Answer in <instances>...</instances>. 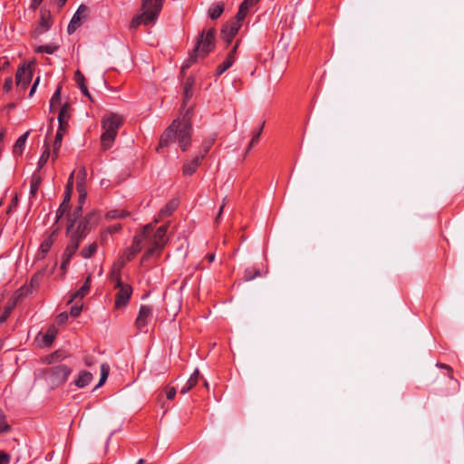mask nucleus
Wrapping results in <instances>:
<instances>
[{"label":"nucleus","mask_w":464,"mask_h":464,"mask_svg":"<svg viewBox=\"0 0 464 464\" xmlns=\"http://www.w3.org/2000/svg\"><path fill=\"white\" fill-rule=\"evenodd\" d=\"M243 20H238L237 16L235 19L227 22L221 30L222 38L227 43H231L233 38L238 33V30L241 27V23Z\"/></svg>","instance_id":"obj_13"},{"label":"nucleus","mask_w":464,"mask_h":464,"mask_svg":"<svg viewBox=\"0 0 464 464\" xmlns=\"http://www.w3.org/2000/svg\"><path fill=\"white\" fill-rule=\"evenodd\" d=\"M42 2H43V0H32L31 8L34 10L37 9Z\"/></svg>","instance_id":"obj_56"},{"label":"nucleus","mask_w":464,"mask_h":464,"mask_svg":"<svg viewBox=\"0 0 464 464\" xmlns=\"http://www.w3.org/2000/svg\"><path fill=\"white\" fill-rule=\"evenodd\" d=\"M109 233L104 229H102L101 231V237H100V239H101V243L102 244H106L108 242V239H109Z\"/></svg>","instance_id":"obj_49"},{"label":"nucleus","mask_w":464,"mask_h":464,"mask_svg":"<svg viewBox=\"0 0 464 464\" xmlns=\"http://www.w3.org/2000/svg\"><path fill=\"white\" fill-rule=\"evenodd\" d=\"M225 200H226V198L224 199L223 204L220 206L218 213V215H217V217L215 218V223L216 224H218L220 222V220H221V215H222L223 209H224L225 205H226Z\"/></svg>","instance_id":"obj_52"},{"label":"nucleus","mask_w":464,"mask_h":464,"mask_svg":"<svg viewBox=\"0 0 464 464\" xmlns=\"http://www.w3.org/2000/svg\"><path fill=\"white\" fill-rule=\"evenodd\" d=\"M97 248H98V245L97 243H92L90 244L89 246L83 247L82 250H81V256L83 257V258H90L93 256V254L97 251Z\"/></svg>","instance_id":"obj_37"},{"label":"nucleus","mask_w":464,"mask_h":464,"mask_svg":"<svg viewBox=\"0 0 464 464\" xmlns=\"http://www.w3.org/2000/svg\"><path fill=\"white\" fill-rule=\"evenodd\" d=\"M10 430V426L6 421L4 411L0 409V433H6Z\"/></svg>","instance_id":"obj_42"},{"label":"nucleus","mask_w":464,"mask_h":464,"mask_svg":"<svg viewBox=\"0 0 464 464\" xmlns=\"http://www.w3.org/2000/svg\"><path fill=\"white\" fill-rule=\"evenodd\" d=\"M44 150L43 151L39 160H38V164H37V169L38 170V173H40V169L46 164L49 157H50V149H49V145L44 143Z\"/></svg>","instance_id":"obj_38"},{"label":"nucleus","mask_w":464,"mask_h":464,"mask_svg":"<svg viewBox=\"0 0 464 464\" xmlns=\"http://www.w3.org/2000/svg\"><path fill=\"white\" fill-rule=\"evenodd\" d=\"M147 16L148 15H146V14L142 12L140 15L133 17L130 22V28L135 29L140 24H150L156 22L155 20H148Z\"/></svg>","instance_id":"obj_29"},{"label":"nucleus","mask_w":464,"mask_h":464,"mask_svg":"<svg viewBox=\"0 0 464 464\" xmlns=\"http://www.w3.org/2000/svg\"><path fill=\"white\" fill-rule=\"evenodd\" d=\"M40 82V77L37 76L31 87L36 88Z\"/></svg>","instance_id":"obj_58"},{"label":"nucleus","mask_w":464,"mask_h":464,"mask_svg":"<svg viewBox=\"0 0 464 464\" xmlns=\"http://www.w3.org/2000/svg\"><path fill=\"white\" fill-rule=\"evenodd\" d=\"M67 0H59L58 5L60 7L63 6Z\"/></svg>","instance_id":"obj_62"},{"label":"nucleus","mask_w":464,"mask_h":464,"mask_svg":"<svg viewBox=\"0 0 464 464\" xmlns=\"http://www.w3.org/2000/svg\"><path fill=\"white\" fill-rule=\"evenodd\" d=\"M60 110H64V111H70L71 103L68 100H65L62 102V105L59 106Z\"/></svg>","instance_id":"obj_53"},{"label":"nucleus","mask_w":464,"mask_h":464,"mask_svg":"<svg viewBox=\"0 0 464 464\" xmlns=\"http://www.w3.org/2000/svg\"><path fill=\"white\" fill-rule=\"evenodd\" d=\"M72 369L65 364H57L47 368L44 376L49 384L53 387H58L66 382L71 374Z\"/></svg>","instance_id":"obj_5"},{"label":"nucleus","mask_w":464,"mask_h":464,"mask_svg":"<svg viewBox=\"0 0 464 464\" xmlns=\"http://www.w3.org/2000/svg\"><path fill=\"white\" fill-rule=\"evenodd\" d=\"M81 91L84 96H86L87 98H89L92 101V98H91V95L89 92V89H81Z\"/></svg>","instance_id":"obj_57"},{"label":"nucleus","mask_w":464,"mask_h":464,"mask_svg":"<svg viewBox=\"0 0 464 464\" xmlns=\"http://www.w3.org/2000/svg\"><path fill=\"white\" fill-rule=\"evenodd\" d=\"M63 97L61 93V89H56L55 92L53 94L50 100V111L53 112L56 108L62 105Z\"/></svg>","instance_id":"obj_32"},{"label":"nucleus","mask_w":464,"mask_h":464,"mask_svg":"<svg viewBox=\"0 0 464 464\" xmlns=\"http://www.w3.org/2000/svg\"><path fill=\"white\" fill-rule=\"evenodd\" d=\"M70 199H71V195L69 192H67L64 196L63 202L60 204V206L56 211V220H59L60 218H62L65 215V213H67V211L69 210Z\"/></svg>","instance_id":"obj_26"},{"label":"nucleus","mask_w":464,"mask_h":464,"mask_svg":"<svg viewBox=\"0 0 464 464\" xmlns=\"http://www.w3.org/2000/svg\"><path fill=\"white\" fill-rule=\"evenodd\" d=\"M58 151L59 150H53V160H55L58 157Z\"/></svg>","instance_id":"obj_60"},{"label":"nucleus","mask_w":464,"mask_h":464,"mask_svg":"<svg viewBox=\"0 0 464 464\" xmlns=\"http://www.w3.org/2000/svg\"><path fill=\"white\" fill-rule=\"evenodd\" d=\"M86 169L85 168H82L79 170V173H78V181H77V189L80 193V199H84L85 198V196H86V193L84 191V182H85V179H86Z\"/></svg>","instance_id":"obj_27"},{"label":"nucleus","mask_w":464,"mask_h":464,"mask_svg":"<svg viewBox=\"0 0 464 464\" xmlns=\"http://www.w3.org/2000/svg\"><path fill=\"white\" fill-rule=\"evenodd\" d=\"M60 318H61V321H63V320L67 319V314H60Z\"/></svg>","instance_id":"obj_64"},{"label":"nucleus","mask_w":464,"mask_h":464,"mask_svg":"<svg viewBox=\"0 0 464 464\" xmlns=\"http://www.w3.org/2000/svg\"><path fill=\"white\" fill-rule=\"evenodd\" d=\"M179 202L175 199L168 202L160 211V218L170 216L178 208Z\"/></svg>","instance_id":"obj_30"},{"label":"nucleus","mask_w":464,"mask_h":464,"mask_svg":"<svg viewBox=\"0 0 464 464\" xmlns=\"http://www.w3.org/2000/svg\"><path fill=\"white\" fill-rule=\"evenodd\" d=\"M58 230H53L46 238L44 239L40 246V250L44 255H46L53 245L54 239L57 236Z\"/></svg>","instance_id":"obj_23"},{"label":"nucleus","mask_w":464,"mask_h":464,"mask_svg":"<svg viewBox=\"0 0 464 464\" xmlns=\"http://www.w3.org/2000/svg\"><path fill=\"white\" fill-rule=\"evenodd\" d=\"M123 122V117L114 112H110L102 118L101 126L102 133L101 135V147L102 150H108L112 147L118 135V130Z\"/></svg>","instance_id":"obj_2"},{"label":"nucleus","mask_w":464,"mask_h":464,"mask_svg":"<svg viewBox=\"0 0 464 464\" xmlns=\"http://www.w3.org/2000/svg\"><path fill=\"white\" fill-rule=\"evenodd\" d=\"M224 12V4L218 3L211 5L208 9V14L211 19H218Z\"/></svg>","instance_id":"obj_35"},{"label":"nucleus","mask_w":464,"mask_h":464,"mask_svg":"<svg viewBox=\"0 0 464 464\" xmlns=\"http://www.w3.org/2000/svg\"><path fill=\"white\" fill-rule=\"evenodd\" d=\"M199 380V371L196 369L194 372L191 374L189 379L187 381L186 384L181 388L180 393L186 394L188 391H190L194 386L197 385Z\"/></svg>","instance_id":"obj_24"},{"label":"nucleus","mask_w":464,"mask_h":464,"mask_svg":"<svg viewBox=\"0 0 464 464\" xmlns=\"http://www.w3.org/2000/svg\"><path fill=\"white\" fill-rule=\"evenodd\" d=\"M71 118V112L70 111H64V110H59L58 113V123L61 130H67L68 129V121Z\"/></svg>","instance_id":"obj_33"},{"label":"nucleus","mask_w":464,"mask_h":464,"mask_svg":"<svg viewBox=\"0 0 464 464\" xmlns=\"http://www.w3.org/2000/svg\"><path fill=\"white\" fill-rule=\"evenodd\" d=\"M28 136H29V131H26L16 140V141L13 147V152L14 155H22V153L24 150Z\"/></svg>","instance_id":"obj_25"},{"label":"nucleus","mask_w":464,"mask_h":464,"mask_svg":"<svg viewBox=\"0 0 464 464\" xmlns=\"http://www.w3.org/2000/svg\"><path fill=\"white\" fill-rule=\"evenodd\" d=\"M9 66V62L5 58L0 60V70H4L5 68Z\"/></svg>","instance_id":"obj_55"},{"label":"nucleus","mask_w":464,"mask_h":464,"mask_svg":"<svg viewBox=\"0 0 464 464\" xmlns=\"http://www.w3.org/2000/svg\"><path fill=\"white\" fill-rule=\"evenodd\" d=\"M176 389L174 387H167L166 388V397L168 400H172L175 398Z\"/></svg>","instance_id":"obj_48"},{"label":"nucleus","mask_w":464,"mask_h":464,"mask_svg":"<svg viewBox=\"0 0 464 464\" xmlns=\"http://www.w3.org/2000/svg\"><path fill=\"white\" fill-rule=\"evenodd\" d=\"M82 305L80 304H74L71 307V311H70V314L73 317H77L80 315L81 312H82Z\"/></svg>","instance_id":"obj_46"},{"label":"nucleus","mask_w":464,"mask_h":464,"mask_svg":"<svg viewBox=\"0 0 464 464\" xmlns=\"http://www.w3.org/2000/svg\"><path fill=\"white\" fill-rule=\"evenodd\" d=\"M67 235L70 237V241L63 253L62 264L60 266V269L63 271V274L66 273L71 259L78 250L81 242V239H79L77 237H74L71 234Z\"/></svg>","instance_id":"obj_9"},{"label":"nucleus","mask_w":464,"mask_h":464,"mask_svg":"<svg viewBox=\"0 0 464 464\" xmlns=\"http://www.w3.org/2000/svg\"><path fill=\"white\" fill-rule=\"evenodd\" d=\"M83 199H80V203L82 201ZM82 205L80 204L74 210H73V213L72 214L71 218H70V221H69V224L67 226V229H66V233L67 234H70L71 233V230L73 228L77 219L82 216Z\"/></svg>","instance_id":"obj_31"},{"label":"nucleus","mask_w":464,"mask_h":464,"mask_svg":"<svg viewBox=\"0 0 464 464\" xmlns=\"http://www.w3.org/2000/svg\"><path fill=\"white\" fill-rule=\"evenodd\" d=\"M11 310H12L11 306H7L5 308L4 312L2 313V314L0 316V324H3L4 322L6 321V319L9 317V315L11 314Z\"/></svg>","instance_id":"obj_47"},{"label":"nucleus","mask_w":464,"mask_h":464,"mask_svg":"<svg viewBox=\"0 0 464 464\" xmlns=\"http://www.w3.org/2000/svg\"><path fill=\"white\" fill-rule=\"evenodd\" d=\"M163 0H143L141 11L146 14L148 20H157L162 9Z\"/></svg>","instance_id":"obj_12"},{"label":"nucleus","mask_w":464,"mask_h":464,"mask_svg":"<svg viewBox=\"0 0 464 464\" xmlns=\"http://www.w3.org/2000/svg\"><path fill=\"white\" fill-rule=\"evenodd\" d=\"M35 63L34 62L24 63L17 69L16 84L17 86L25 87L30 84L34 73Z\"/></svg>","instance_id":"obj_10"},{"label":"nucleus","mask_w":464,"mask_h":464,"mask_svg":"<svg viewBox=\"0 0 464 464\" xmlns=\"http://www.w3.org/2000/svg\"><path fill=\"white\" fill-rule=\"evenodd\" d=\"M67 357H68V354L64 351L57 350L54 353H53L52 354L46 356L45 357V362L47 363L51 364V363H53L55 362L63 361V359H65Z\"/></svg>","instance_id":"obj_34"},{"label":"nucleus","mask_w":464,"mask_h":464,"mask_svg":"<svg viewBox=\"0 0 464 464\" xmlns=\"http://www.w3.org/2000/svg\"><path fill=\"white\" fill-rule=\"evenodd\" d=\"M5 130H2L0 131V141H2V140H3V139H4V137H5Z\"/></svg>","instance_id":"obj_61"},{"label":"nucleus","mask_w":464,"mask_h":464,"mask_svg":"<svg viewBox=\"0 0 464 464\" xmlns=\"http://www.w3.org/2000/svg\"><path fill=\"white\" fill-rule=\"evenodd\" d=\"M52 15L47 10H41V19L36 28L37 34H43L48 31L52 26Z\"/></svg>","instance_id":"obj_18"},{"label":"nucleus","mask_w":464,"mask_h":464,"mask_svg":"<svg viewBox=\"0 0 464 464\" xmlns=\"http://www.w3.org/2000/svg\"><path fill=\"white\" fill-rule=\"evenodd\" d=\"M10 456L6 453L0 452V464H8Z\"/></svg>","instance_id":"obj_50"},{"label":"nucleus","mask_w":464,"mask_h":464,"mask_svg":"<svg viewBox=\"0 0 464 464\" xmlns=\"http://www.w3.org/2000/svg\"><path fill=\"white\" fill-rule=\"evenodd\" d=\"M12 81L10 79H6L5 86L4 87H10Z\"/></svg>","instance_id":"obj_63"},{"label":"nucleus","mask_w":464,"mask_h":464,"mask_svg":"<svg viewBox=\"0 0 464 464\" xmlns=\"http://www.w3.org/2000/svg\"><path fill=\"white\" fill-rule=\"evenodd\" d=\"M208 151V147H205L203 151L199 154L194 157L191 160H188L184 163L182 168L183 175L190 176L197 170L198 167L200 164V160L205 157V155Z\"/></svg>","instance_id":"obj_16"},{"label":"nucleus","mask_w":464,"mask_h":464,"mask_svg":"<svg viewBox=\"0 0 464 464\" xmlns=\"http://www.w3.org/2000/svg\"><path fill=\"white\" fill-rule=\"evenodd\" d=\"M66 130H61L60 128H58L56 135H55V140H54V142H53L54 150H60L61 144H62V140H63V134H64V132Z\"/></svg>","instance_id":"obj_43"},{"label":"nucleus","mask_w":464,"mask_h":464,"mask_svg":"<svg viewBox=\"0 0 464 464\" xmlns=\"http://www.w3.org/2000/svg\"><path fill=\"white\" fill-rule=\"evenodd\" d=\"M58 48H59V46L57 44H49L40 45V46L36 47L35 52L39 53H45L52 54L54 52H56L58 50Z\"/></svg>","instance_id":"obj_39"},{"label":"nucleus","mask_w":464,"mask_h":464,"mask_svg":"<svg viewBox=\"0 0 464 464\" xmlns=\"http://www.w3.org/2000/svg\"><path fill=\"white\" fill-rule=\"evenodd\" d=\"M99 221V214L96 211H92L81 220L76 229L71 230V235L77 237L79 239L84 238L91 228L95 226Z\"/></svg>","instance_id":"obj_7"},{"label":"nucleus","mask_w":464,"mask_h":464,"mask_svg":"<svg viewBox=\"0 0 464 464\" xmlns=\"http://www.w3.org/2000/svg\"><path fill=\"white\" fill-rule=\"evenodd\" d=\"M111 277L112 280L115 281V288H118V292L115 295V307L121 309L125 307L129 303L132 295V288L130 285L121 282L120 274H113Z\"/></svg>","instance_id":"obj_6"},{"label":"nucleus","mask_w":464,"mask_h":464,"mask_svg":"<svg viewBox=\"0 0 464 464\" xmlns=\"http://www.w3.org/2000/svg\"><path fill=\"white\" fill-rule=\"evenodd\" d=\"M129 216V212L122 209H113L106 213L105 218L107 220L121 219Z\"/></svg>","instance_id":"obj_36"},{"label":"nucleus","mask_w":464,"mask_h":464,"mask_svg":"<svg viewBox=\"0 0 464 464\" xmlns=\"http://www.w3.org/2000/svg\"><path fill=\"white\" fill-rule=\"evenodd\" d=\"M259 0H244L239 5L237 18L244 20L248 12L258 3Z\"/></svg>","instance_id":"obj_19"},{"label":"nucleus","mask_w":464,"mask_h":464,"mask_svg":"<svg viewBox=\"0 0 464 464\" xmlns=\"http://www.w3.org/2000/svg\"><path fill=\"white\" fill-rule=\"evenodd\" d=\"M168 227L166 225H162L159 227L153 237V240L150 247L144 253L141 263L146 262L150 258L154 256H159L166 245V233Z\"/></svg>","instance_id":"obj_4"},{"label":"nucleus","mask_w":464,"mask_h":464,"mask_svg":"<svg viewBox=\"0 0 464 464\" xmlns=\"http://www.w3.org/2000/svg\"><path fill=\"white\" fill-rule=\"evenodd\" d=\"M436 366L440 369L447 370V376L443 377V380L448 383L449 388L446 390H441L440 392L443 395H450V393L455 392L459 386L458 380L453 378V370L450 365L445 363L438 362Z\"/></svg>","instance_id":"obj_14"},{"label":"nucleus","mask_w":464,"mask_h":464,"mask_svg":"<svg viewBox=\"0 0 464 464\" xmlns=\"http://www.w3.org/2000/svg\"><path fill=\"white\" fill-rule=\"evenodd\" d=\"M109 372H110L109 365H107L106 363H102L101 366V378H100L99 383L96 385V388H98L105 383V382L108 379Z\"/></svg>","instance_id":"obj_40"},{"label":"nucleus","mask_w":464,"mask_h":464,"mask_svg":"<svg viewBox=\"0 0 464 464\" xmlns=\"http://www.w3.org/2000/svg\"><path fill=\"white\" fill-rule=\"evenodd\" d=\"M152 225H146L142 231L136 235L133 238L131 246L125 250L124 256L126 261H130L142 249V243L147 236L150 233Z\"/></svg>","instance_id":"obj_8"},{"label":"nucleus","mask_w":464,"mask_h":464,"mask_svg":"<svg viewBox=\"0 0 464 464\" xmlns=\"http://www.w3.org/2000/svg\"><path fill=\"white\" fill-rule=\"evenodd\" d=\"M122 228L121 224H114L107 227L105 230L109 233L110 236L118 233Z\"/></svg>","instance_id":"obj_45"},{"label":"nucleus","mask_w":464,"mask_h":464,"mask_svg":"<svg viewBox=\"0 0 464 464\" xmlns=\"http://www.w3.org/2000/svg\"><path fill=\"white\" fill-rule=\"evenodd\" d=\"M42 181H43V179H42L40 173H38V170H35L31 177V182H30V196L31 197L36 196L39 187L42 184Z\"/></svg>","instance_id":"obj_21"},{"label":"nucleus","mask_w":464,"mask_h":464,"mask_svg":"<svg viewBox=\"0 0 464 464\" xmlns=\"http://www.w3.org/2000/svg\"><path fill=\"white\" fill-rule=\"evenodd\" d=\"M215 34L216 31L214 28H210L208 31H203L201 33L193 49V53L182 65V72H184L185 69L188 68L198 58L206 57L214 49Z\"/></svg>","instance_id":"obj_3"},{"label":"nucleus","mask_w":464,"mask_h":464,"mask_svg":"<svg viewBox=\"0 0 464 464\" xmlns=\"http://www.w3.org/2000/svg\"><path fill=\"white\" fill-rule=\"evenodd\" d=\"M194 89H184L181 110L185 111L182 119L174 120L171 125L160 137L159 148L167 147L172 141L178 140L181 150H187L191 141V116L194 103L190 102L194 96Z\"/></svg>","instance_id":"obj_1"},{"label":"nucleus","mask_w":464,"mask_h":464,"mask_svg":"<svg viewBox=\"0 0 464 464\" xmlns=\"http://www.w3.org/2000/svg\"><path fill=\"white\" fill-rule=\"evenodd\" d=\"M207 258L209 262H213L214 259H215V255L214 254H208L207 255Z\"/></svg>","instance_id":"obj_59"},{"label":"nucleus","mask_w":464,"mask_h":464,"mask_svg":"<svg viewBox=\"0 0 464 464\" xmlns=\"http://www.w3.org/2000/svg\"><path fill=\"white\" fill-rule=\"evenodd\" d=\"M92 380V374L87 371H81L74 383L79 388L86 387Z\"/></svg>","instance_id":"obj_22"},{"label":"nucleus","mask_w":464,"mask_h":464,"mask_svg":"<svg viewBox=\"0 0 464 464\" xmlns=\"http://www.w3.org/2000/svg\"><path fill=\"white\" fill-rule=\"evenodd\" d=\"M260 135H261V129L252 138V140L250 141V144H249L250 147H253V146H255L256 144L258 143L259 136Z\"/></svg>","instance_id":"obj_51"},{"label":"nucleus","mask_w":464,"mask_h":464,"mask_svg":"<svg viewBox=\"0 0 464 464\" xmlns=\"http://www.w3.org/2000/svg\"><path fill=\"white\" fill-rule=\"evenodd\" d=\"M73 176H74V172H72V174L70 175L69 179H68V183H67V186H66V189H67V192L70 193L72 188V184H73Z\"/></svg>","instance_id":"obj_54"},{"label":"nucleus","mask_w":464,"mask_h":464,"mask_svg":"<svg viewBox=\"0 0 464 464\" xmlns=\"http://www.w3.org/2000/svg\"><path fill=\"white\" fill-rule=\"evenodd\" d=\"M260 275V271L257 268H246L244 272V279L250 281Z\"/></svg>","instance_id":"obj_41"},{"label":"nucleus","mask_w":464,"mask_h":464,"mask_svg":"<svg viewBox=\"0 0 464 464\" xmlns=\"http://www.w3.org/2000/svg\"><path fill=\"white\" fill-rule=\"evenodd\" d=\"M91 281H92V275H89L83 283V285L72 295L70 302H72L73 300L80 298L82 299L90 291L91 287Z\"/></svg>","instance_id":"obj_20"},{"label":"nucleus","mask_w":464,"mask_h":464,"mask_svg":"<svg viewBox=\"0 0 464 464\" xmlns=\"http://www.w3.org/2000/svg\"><path fill=\"white\" fill-rule=\"evenodd\" d=\"M237 47V45H235L233 47V49L229 51L226 59L218 66V68L216 70V73L218 75L222 74L223 72H225L227 69H229L233 65V63L236 60L235 54H236Z\"/></svg>","instance_id":"obj_17"},{"label":"nucleus","mask_w":464,"mask_h":464,"mask_svg":"<svg viewBox=\"0 0 464 464\" xmlns=\"http://www.w3.org/2000/svg\"><path fill=\"white\" fill-rule=\"evenodd\" d=\"M153 316L152 308L149 305L142 304L140 307L139 314L135 321V327L140 332H147L146 327L151 321Z\"/></svg>","instance_id":"obj_11"},{"label":"nucleus","mask_w":464,"mask_h":464,"mask_svg":"<svg viewBox=\"0 0 464 464\" xmlns=\"http://www.w3.org/2000/svg\"><path fill=\"white\" fill-rule=\"evenodd\" d=\"M88 14V7L84 5H81L75 14H73L68 27L67 32L72 34L75 30L80 27L82 19H85Z\"/></svg>","instance_id":"obj_15"},{"label":"nucleus","mask_w":464,"mask_h":464,"mask_svg":"<svg viewBox=\"0 0 464 464\" xmlns=\"http://www.w3.org/2000/svg\"><path fill=\"white\" fill-rule=\"evenodd\" d=\"M57 335V329L54 326H50L46 333L43 335L42 343L44 346H50L53 343Z\"/></svg>","instance_id":"obj_28"},{"label":"nucleus","mask_w":464,"mask_h":464,"mask_svg":"<svg viewBox=\"0 0 464 464\" xmlns=\"http://www.w3.org/2000/svg\"><path fill=\"white\" fill-rule=\"evenodd\" d=\"M74 79L78 87H86L84 75L79 70L75 72Z\"/></svg>","instance_id":"obj_44"}]
</instances>
